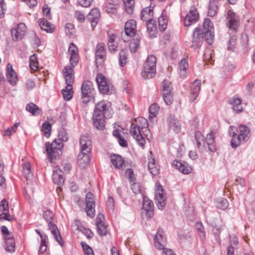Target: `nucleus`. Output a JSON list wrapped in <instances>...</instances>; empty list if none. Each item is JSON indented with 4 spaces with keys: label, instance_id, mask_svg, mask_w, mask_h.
<instances>
[{
    "label": "nucleus",
    "instance_id": "obj_63",
    "mask_svg": "<svg viewBox=\"0 0 255 255\" xmlns=\"http://www.w3.org/2000/svg\"><path fill=\"white\" fill-rule=\"evenodd\" d=\"M14 220V218L9 214V212H2L0 214V220H6L8 221H12Z\"/></svg>",
    "mask_w": 255,
    "mask_h": 255
},
{
    "label": "nucleus",
    "instance_id": "obj_20",
    "mask_svg": "<svg viewBox=\"0 0 255 255\" xmlns=\"http://www.w3.org/2000/svg\"><path fill=\"white\" fill-rule=\"evenodd\" d=\"M80 151L91 152L92 144L91 137L89 135H82L80 139Z\"/></svg>",
    "mask_w": 255,
    "mask_h": 255
},
{
    "label": "nucleus",
    "instance_id": "obj_43",
    "mask_svg": "<svg viewBox=\"0 0 255 255\" xmlns=\"http://www.w3.org/2000/svg\"><path fill=\"white\" fill-rule=\"evenodd\" d=\"M128 61V53L122 50L119 53V63L121 67H124Z\"/></svg>",
    "mask_w": 255,
    "mask_h": 255
},
{
    "label": "nucleus",
    "instance_id": "obj_11",
    "mask_svg": "<svg viewBox=\"0 0 255 255\" xmlns=\"http://www.w3.org/2000/svg\"><path fill=\"white\" fill-rule=\"evenodd\" d=\"M199 19V13L195 5L190 7L189 12L186 14L183 22L185 26H189L197 22Z\"/></svg>",
    "mask_w": 255,
    "mask_h": 255
},
{
    "label": "nucleus",
    "instance_id": "obj_16",
    "mask_svg": "<svg viewBox=\"0 0 255 255\" xmlns=\"http://www.w3.org/2000/svg\"><path fill=\"white\" fill-rule=\"evenodd\" d=\"M68 52L70 55V62L73 67H75L79 60L78 48L74 43H71L68 48Z\"/></svg>",
    "mask_w": 255,
    "mask_h": 255
},
{
    "label": "nucleus",
    "instance_id": "obj_46",
    "mask_svg": "<svg viewBox=\"0 0 255 255\" xmlns=\"http://www.w3.org/2000/svg\"><path fill=\"white\" fill-rule=\"evenodd\" d=\"M195 227L198 231V234L201 240H205L206 235L205 228L201 222H197L195 224Z\"/></svg>",
    "mask_w": 255,
    "mask_h": 255
},
{
    "label": "nucleus",
    "instance_id": "obj_47",
    "mask_svg": "<svg viewBox=\"0 0 255 255\" xmlns=\"http://www.w3.org/2000/svg\"><path fill=\"white\" fill-rule=\"evenodd\" d=\"M204 39L210 45L212 44L214 41V30H205L203 31Z\"/></svg>",
    "mask_w": 255,
    "mask_h": 255
},
{
    "label": "nucleus",
    "instance_id": "obj_44",
    "mask_svg": "<svg viewBox=\"0 0 255 255\" xmlns=\"http://www.w3.org/2000/svg\"><path fill=\"white\" fill-rule=\"evenodd\" d=\"M168 18L166 15H161L158 18L159 29L161 31H164L166 30L167 26Z\"/></svg>",
    "mask_w": 255,
    "mask_h": 255
},
{
    "label": "nucleus",
    "instance_id": "obj_42",
    "mask_svg": "<svg viewBox=\"0 0 255 255\" xmlns=\"http://www.w3.org/2000/svg\"><path fill=\"white\" fill-rule=\"evenodd\" d=\"M29 66L31 70L36 71L38 69L39 63L37 55L33 54L29 57Z\"/></svg>",
    "mask_w": 255,
    "mask_h": 255
},
{
    "label": "nucleus",
    "instance_id": "obj_12",
    "mask_svg": "<svg viewBox=\"0 0 255 255\" xmlns=\"http://www.w3.org/2000/svg\"><path fill=\"white\" fill-rule=\"evenodd\" d=\"M155 199L158 208L162 210L165 206V196L163 187L159 182L155 184Z\"/></svg>",
    "mask_w": 255,
    "mask_h": 255
},
{
    "label": "nucleus",
    "instance_id": "obj_50",
    "mask_svg": "<svg viewBox=\"0 0 255 255\" xmlns=\"http://www.w3.org/2000/svg\"><path fill=\"white\" fill-rule=\"evenodd\" d=\"M73 87L69 88L68 86L66 87L65 89L62 90L61 93L63 95V98L65 101H69L72 98V91Z\"/></svg>",
    "mask_w": 255,
    "mask_h": 255
},
{
    "label": "nucleus",
    "instance_id": "obj_23",
    "mask_svg": "<svg viewBox=\"0 0 255 255\" xmlns=\"http://www.w3.org/2000/svg\"><path fill=\"white\" fill-rule=\"evenodd\" d=\"M100 17V10L97 8H94L91 10L87 15V20L90 22L92 27L94 28L97 25Z\"/></svg>",
    "mask_w": 255,
    "mask_h": 255
},
{
    "label": "nucleus",
    "instance_id": "obj_62",
    "mask_svg": "<svg viewBox=\"0 0 255 255\" xmlns=\"http://www.w3.org/2000/svg\"><path fill=\"white\" fill-rule=\"evenodd\" d=\"M65 32L67 34L72 35L75 32L74 25L71 23H67L66 24L65 26Z\"/></svg>",
    "mask_w": 255,
    "mask_h": 255
},
{
    "label": "nucleus",
    "instance_id": "obj_54",
    "mask_svg": "<svg viewBox=\"0 0 255 255\" xmlns=\"http://www.w3.org/2000/svg\"><path fill=\"white\" fill-rule=\"evenodd\" d=\"M140 44V39L139 38H136L133 39L130 42L129 44V49L130 51L132 53H135Z\"/></svg>",
    "mask_w": 255,
    "mask_h": 255
},
{
    "label": "nucleus",
    "instance_id": "obj_60",
    "mask_svg": "<svg viewBox=\"0 0 255 255\" xmlns=\"http://www.w3.org/2000/svg\"><path fill=\"white\" fill-rule=\"evenodd\" d=\"M0 211L1 212H9L8 202L4 199L0 202Z\"/></svg>",
    "mask_w": 255,
    "mask_h": 255
},
{
    "label": "nucleus",
    "instance_id": "obj_57",
    "mask_svg": "<svg viewBox=\"0 0 255 255\" xmlns=\"http://www.w3.org/2000/svg\"><path fill=\"white\" fill-rule=\"evenodd\" d=\"M203 29L205 30H213V24L208 18H205L203 23Z\"/></svg>",
    "mask_w": 255,
    "mask_h": 255
},
{
    "label": "nucleus",
    "instance_id": "obj_1",
    "mask_svg": "<svg viewBox=\"0 0 255 255\" xmlns=\"http://www.w3.org/2000/svg\"><path fill=\"white\" fill-rule=\"evenodd\" d=\"M229 133L232 137L231 146L233 148H236L241 144L246 143L251 135L250 128L245 125H240L238 129L235 126H230Z\"/></svg>",
    "mask_w": 255,
    "mask_h": 255
},
{
    "label": "nucleus",
    "instance_id": "obj_45",
    "mask_svg": "<svg viewBox=\"0 0 255 255\" xmlns=\"http://www.w3.org/2000/svg\"><path fill=\"white\" fill-rule=\"evenodd\" d=\"M171 83L164 80L162 82V96L172 93L171 91Z\"/></svg>",
    "mask_w": 255,
    "mask_h": 255
},
{
    "label": "nucleus",
    "instance_id": "obj_51",
    "mask_svg": "<svg viewBox=\"0 0 255 255\" xmlns=\"http://www.w3.org/2000/svg\"><path fill=\"white\" fill-rule=\"evenodd\" d=\"M43 218L46 220V221L48 223L49 228L50 224L55 225L52 222L54 218V214L51 211L48 210L44 212Z\"/></svg>",
    "mask_w": 255,
    "mask_h": 255
},
{
    "label": "nucleus",
    "instance_id": "obj_32",
    "mask_svg": "<svg viewBox=\"0 0 255 255\" xmlns=\"http://www.w3.org/2000/svg\"><path fill=\"white\" fill-rule=\"evenodd\" d=\"M104 218L103 216L102 217H98L96 219V225L98 234L101 236H106L108 233L107 227L105 225V223L102 220Z\"/></svg>",
    "mask_w": 255,
    "mask_h": 255
},
{
    "label": "nucleus",
    "instance_id": "obj_53",
    "mask_svg": "<svg viewBox=\"0 0 255 255\" xmlns=\"http://www.w3.org/2000/svg\"><path fill=\"white\" fill-rule=\"evenodd\" d=\"M195 138L196 141L197 147L200 148L202 143L205 141V137L200 131H197L195 132Z\"/></svg>",
    "mask_w": 255,
    "mask_h": 255
},
{
    "label": "nucleus",
    "instance_id": "obj_15",
    "mask_svg": "<svg viewBox=\"0 0 255 255\" xmlns=\"http://www.w3.org/2000/svg\"><path fill=\"white\" fill-rule=\"evenodd\" d=\"M63 74L66 86H68L69 88L73 87L75 79L74 71L73 67L72 66H65L63 70Z\"/></svg>",
    "mask_w": 255,
    "mask_h": 255
},
{
    "label": "nucleus",
    "instance_id": "obj_13",
    "mask_svg": "<svg viewBox=\"0 0 255 255\" xmlns=\"http://www.w3.org/2000/svg\"><path fill=\"white\" fill-rule=\"evenodd\" d=\"M86 204L85 211L87 215L90 218H93L95 216V206L96 203L95 197L91 192H88L86 195Z\"/></svg>",
    "mask_w": 255,
    "mask_h": 255
},
{
    "label": "nucleus",
    "instance_id": "obj_56",
    "mask_svg": "<svg viewBox=\"0 0 255 255\" xmlns=\"http://www.w3.org/2000/svg\"><path fill=\"white\" fill-rule=\"evenodd\" d=\"M131 188L135 194H141L142 197L144 196L142 192V187L139 183L132 182L131 184Z\"/></svg>",
    "mask_w": 255,
    "mask_h": 255
},
{
    "label": "nucleus",
    "instance_id": "obj_6",
    "mask_svg": "<svg viewBox=\"0 0 255 255\" xmlns=\"http://www.w3.org/2000/svg\"><path fill=\"white\" fill-rule=\"evenodd\" d=\"M107 49L104 42H99L95 48V58L97 66H102L107 59Z\"/></svg>",
    "mask_w": 255,
    "mask_h": 255
},
{
    "label": "nucleus",
    "instance_id": "obj_14",
    "mask_svg": "<svg viewBox=\"0 0 255 255\" xmlns=\"http://www.w3.org/2000/svg\"><path fill=\"white\" fill-rule=\"evenodd\" d=\"M27 30V27L23 23L17 24L16 27L11 29L12 38L14 41H18L22 39L25 35Z\"/></svg>",
    "mask_w": 255,
    "mask_h": 255
},
{
    "label": "nucleus",
    "instance_id": "obj_27",
    "mask_svg": "<svg viewBox=\"0 0 255 255\" xmlns=\"http://www.w3.org/2000/svg\"><path fill=\"white\" fill-rule=\"evenodd\" d=\"M153 203L145 196H143V209L146 211V215L148 218H151L153 216Z\"/></svg>",
    "mask_w": 255,
    "mask_h": 255
},
{
    "label": "nucleus",
    "instance_id": "obj_34",
    "mask_svg": "<svg viewBox=\"0 0 255 255\" xmlns=\"http://www.w3.org/2000/svg\"><path fill=\"white\" fill-rule=\"evenodd\" d=\"M111 162L116 168L123 169L125 167V161L121 155L114 154L112 156Z\"/></svg>",
    "mask_w": 255,
    "mask_h": 255
},
{
    "label": "nucleus",
    "instance_id": "obj_48",
    "mask_svg": "<svg viewBox=\"0 0 255 255\" xmlns=\"http://www.w3.org/2000/svg\"><path fill=\"white\" fill-rule=\"evenodd\" d=\"M52 178L54 183L58 185H61L64 183L65 178L63 176L59 174L57 171H54Z\"/></svg>",
    "mask_w": 255,
    "mask_h": 255
},
{
    "label": "nucleus",
    "instance_id": "obj_58",
    "mask_svg": "<svg viewBox=\"0 0 255 255\" xmlns=\"http://www.w3.org/2000/svg\"><path fill=\"white\" fill-rule=\"evenodd\" d=\"M217 206L218 208L220 209L225 210L228 208L229 206V203L226 199L222 198L219 200Z\"/></svg>",
    "mask_w": 255,
    "mask_h": 255
},
{
    "label": "nucleus",
    "instance_id": "obj_10",
    "mask_svg": "<svg viewBox=\"0 0 255 255\" xmlns=\"http://www.w3.org/2000/svg\"><path fill=\"white\" fill-rule=\"evenodd\" d=\"M227 19L228 20L227 26L230 30L236 32L240 26L239 17L232 10L229 9L227 12Z\"/></svg>",
    "mask_w": 255,
    "mask_h": 255
},
{
    "label": "nucleus",
    "instance_id": "obj_31",
    "mask_svg": "<svg viewBox=\"0 0 255 255\" xmlns=\"http://www.w3.org/2000/svg\"><path fill=\"white\" fill-rule=\"evenodd\" d=\"M107 117L102 116H97L93 115V124L94 127L97 129L103 130L105 128L106 121Z\"/></svg>",
    "mask_w": 255,
    "mask_h": 255
},
{
    "label": "nucleus",
    "instance_id": "obj_52",
    "mask_svg": "<svg viewBox=\"0 0 255 255\" xmlns=\"http://www.w3.org/2000/svg\"><path fill=\"white\" fill-rule=\"evenodd\" d=\"M41 128L44 135L46 137H49L50 135L52 128L51 124L48 122H45L42 124Z\"/></svg>",
    "mask_w": 255,
    "mask_h": 255
},
{
    "label": "nucleus",
    "instance_id": "obj_64",
    "mask_svg": "<svg viewBox=\"0 0 255 255\" xmlns=\"http://www.w3.org/2000/svg\"><path fill=\"white\" fill-rule=\"evenodd\" d=\"M193 32L194 35H196V36L199 38V40L203 42L204 39L203 31L201 28L199 27H196L194 29Z\"/></svg>",
    "mask_w": 255,
    "mask_h": 255
},
{
    "label": "nucleus",
    "instance_id": "obj_55",
    "mask_svg": "<svg viewBox=\"0 0 255 255\" xmlns=\"http://www.w3.org/2000/svg\"><path fill=\"white\" fill-rule=\"evenodd\" d=\"M159 109V107L156 103L151 104L149 108V118L155 117L158 114Z\"/></svg>",
    "mask_w": 255,
    "mask_h": 255
},
{
    "label": "nucleus",
    "instance_id": "obj_7",
    "mask_svg": "<svg viewBox=\"0 0 255 255\" xmlns=\"http://www.w3.org/2000/svg\"><path fill=\"white\" fill-rule=\"evenodd\" d=\"M96 82L99 91L103 94H110L112 93L113 86L108 82L106 78L101 73H98L96 76Z\"/></svg>",
    "mask_w": 255,
    "mask_h": 255
},
{
    "label": "nucleus",
    "instance_id": "obj_28",
    "mask_svg": "<svg viewBox=\"0 0 255 255\" xmlns=\"http://www.w3.org/2000/svg\"><path fill=\"white\" fill-rule=\"evenodd\" d=\"M217 133L216 130L212 129L206 135V142L208 145L209 149L211 152H215L216 151L215 138Z\"/></svg>",
    "mask_w": 255,
    "mask_h": 255
},
{
    "label": "nucleus",
    "instance_id": "obj_17",
    "mask_svg": "<svg viewBox=\"0 0 255 255\" xmlns=\"http://www.w3.org/2000/svg\"><path fill=\"white\" fill-rule=\"evenodd\" d=\"M172 165L184 174H188L192 171V167L184 161L175 160Z\"/></svg>",
    "mask_w": 255,
    "mask_h": 255
},
{
    "label": "nucleus",
    "instance_id": "obj_3",
    "mask_svg": "<svg viewBox=\"0 0 255 255\" xmlns=\"http://www.w3.org/2000/svg\"><path fill=\"white\" fill-rule=\"evenodd\" d=\"M81 99L82 103L87 105L95 98L96 90L94 88L93 83L90 81H85L81 87Z\"/></svg>",
    "mask_w": 255,
    "mask_h": 255
},
{
    "label": "nucleus",
    "instance_id": "obj_22",
    "mask_svg": "<svg viewBox=\"0 0 255 255\" xmlns=\"http://www.w3.org/2000/svg\"><path fill=\"white\" fill-rule=\"evenodd\" d=\"M167 122L169 128L177 133H180L181 126L177 119L171 114L169 115L167 119Z\"/></svg>",
    "mask_w": 255,
    "mask_h": 255
},
{
    "label": "nucleus",
    "instance_id": "obj_21",
    "mask_svg": "<svg viewBox=\"0 0 255 255\" xmlns=\"http://www.w3.org/2000/svg\"><path fill=\"white\" fill-rule=\"evenodd\" d=\"M125 34L129 36H133L136 32V22L133 19L128 20L125 24Z\"/></svg>",
    "mask_w": 255,
    "mask_h": 255
},
{
    "label": "nucleus",
    "instance_id": "obj_4",
    "mask_svg": "<svg viewBox=\"0 0 255 255\" xmlns=\"http://www.w3.org/2000/svg\"><path fill=\"white\" fill-rule=\"evenodd\" d=\"M156 57L150 55L148 56L143 65L142 75L145 79L153 78L156 74Z\"/></svg>",
    "mask_w": 255,
    "mask_h": 255
},
{
    "label": "nucleus",
    "instance_id": "obj_25",
    "mask_svg": "<svg viewBox=\"0 0 255 255\" xmlns=\"http://www.w3.org/2000/svg\"><path fill=\"white\" fill-rule=\"evenodd\" d=\"M116 35L115 33L108 34V49L109 52L112 54H115L117 51L119 44L116 42Z\"/></svg>",
    "mask_w": 255,
    "mask_h": 255
},
{
    "label": "nucleus",
    "instance_id": "obj_59",
    "mask_svg": "<svg viewBox=\"0 0 255 255\" xmlns=\"http://www.w3.org/2000/svg\"><path fill=\"white\" fill-rule=\"evenodd\" d=\"M237 38L235 35H232L230 37L228 43V49L229 50L233 51L234 46L236 43Z\"/></svg>",
    "mask_w": 255,
    "mask_h": 255
},
{
    "label": "nucleus",
    "instance_id": "obj_18",
    "mask_svg": "<svg viewBox=\"0 0 255 255\" xmlns=\"http://www.w3.org/2000/svg\"><path fill=\"white\" fill-rule=\"evenodd\" d=\"M91 159V152L80 151L77 157V163L81 168H85L90 164Z\"/></svg>",
    "mask_w": 255,
    "mask_h": 255
},
{
    "label": "nucleus",
    "instance_id": "obj_41",
    "mask_svg": "<svg viewBox=\"0 0 255 255\" xmlns=\"http://www.w3.org/2000/svg\"><path fill=\"white\" fill-rule=\"evenodd\" d=\"M125 4V8L126 12L131 14L134 8V0H123Z\"/></svg>",
    "mask_w": 255,
    "mask_h": 255
},
{
    "label": "nucleus",
    "instance_id": "obj_36",
    "mask_svg": "<svg viewBox=\"0 0 255 255\" xmlns=\"http://www.w3.org/2000/svg\"><path fill=\"white\" fill-rule=\"evenodd\" d=\"M4 240L6 242L5 250L9 253H13L15 251V243L13 236H5Z\"/></svg>",
    "mask_w": 255,
    "mask_h": 255
},
{
    "label": "nucleus",
    "instance_id": "obj_37",
    "mask_svg": "<svg viewBox=\"0 0 255 255\" xmlns=\"http://www.w3.org/2000/svg\"><path fill=\"white\" fill-rule=\"evenodd\" d=\"M38 23L40 28L47 32L52 33L54 31L53 25L45 18L39 19Z\"/></svg>",
    "mask_w": 255,
    "mask_h": 255
},
{
    "label": "nucleus",
    "instance_id": "obj_33",
    "mask_svg": "<svg viewBox=\"0 0 255 255\" xmlns=\"http://www.w3.org/2000/svg\"><path fill=\"white\" fill-rule=\"evenodd\" d=\"M146 28L150 38H154L157 36V29L156 22L155 20L146 22Z\"/></svg>",
    "mask_w": 255,
    "mask_h": 255
},
{
    "label": "nucleus",
    "instance_id": "obj_2",
    "mask_svg": "<svg viewBox=\"0 0 255 255\" xmlns=\"http://www.w3.org/2000/svg\"><path fill=\"white\" fill-rule=\"evenodd\" d=\"M147 121L143 118H138L135 120V122L131 123L129 132L135 139L138 144L143 147L145 143V139L141 133V129L145 127H148Z\"/></svg>",
    "mask_w": 255,
    "mask_h": 255
},
{
    "label": "nucleus",
    "instance_id": "obj_19",
    "mask_svg": "<svg viewBox=\"0 0 255 255\" xmlns=\"http://www.w3.org/2000/svg\"><path fill=\"white\" fill-rule=\"evenodd\" d=\"M201 81L198 79L195 80L190 85L191 94L190 95V101L193 102L198 96L201 90Z\"/></svg>",
    "mask_w": 255,
    "mask_h": 255
},
{
    "label": "nucleus",
    "instance_id": "obj_5",
    "mask_svg": "<svg viewBox=\"0 0 255 255\" xmlns=\"http://www.w3.org/2000/svg\"><path fill=\"white\" fill-rule=\"evenodd\" d=\"M45 148L49 158L56 159L59 155V152H61V149L63 146V143L60 140L55 139L51 143L46 142Z\"/></svg>",
    "mask_w": 255,
    "mask_h": 255
},
{
    "label": "nucleus",
    "instance_id": "obj_29",
    "mask_svg": "<svg viewBox=\"0 0 255 255\" xmlns=\"http://www.w3.org/2000/svg\"><path fill=\"white\" fill-rule=\"evenodd\" d=\"M148 170L152 175H157L159 173L160 166L155 160L151 157L148 158Z\"/></svg>",
    "mask_w": 255,
    "mask_h": 255
},
{
    "label": "nucleus",
    "instance_id": "obj_24",
    "mask_svg": "<svg viewBox=\"0 0 255 255\" xmlns=\"http://www.w3.org/2000/svg\"><path fill=\"white\" fill-rule=\"evenodd\" d=\"M242 99L236 96L233 97L229 99L228 103L232 105V109L236 114H240L243 111V108L242 106Z\"/></svg>",
    "mask_w": 255,
    "mask_h": 255
},
{
    "label": "nucleus",
    "instance_id": "obj_40",
    "mask_svg": "<svg viewBox=\"0 0 255 255\" xmlns=\"http://www.w3.org/2000/svg\"><path fill=\"white\" fill-rule=\"evenodd\" d=\"M22 174L26 179H28L32 177L33 174L31 170V165L29 162H25L22 164Z\"/></svg>",
    "mask_w": 255,
    "mask_h": 255
},
{
    "label": "nucleus",
    "instance_id": "obj_8",
    "mask_svg": "<svg viewBox=\"0 0 255 255\" xmlns=\"http://www.w3.org/2000/svg\"><path fill=\"white\" fill-rule=\"evenodd\" d=\"M154 240L155 248L158 250H163V255H176L171 250L165 248L166 244V238L160 233L159 229L158 230Z\"/></svg>",
    "mask_w": 255,
    "mask_h": 255
},
{
    "label": "nucleus",
    "instance_id": "obj_9",
    "mask_svg": "<svg viewBox=\"0 0 255 255\" xmlns=\"http://www.w3.org/2000/svg\"><path fill=\"white\" fill-rule=\"evenodd\" d=\"M111 104L107 101H101L98 102L95 106L93 115L97 116H104L106 117H110V108Z\"/></svg>",
    "mask_w": 255,
    "mask_h": 255
},
{
    "label": "nucleus",
    "instance_id": "obj_26",
    "mask_svg": "<svg viewBox=\"0 0 255 255\" xmlns=\"http://www.w3.org/2000/svg\"><path fill=\"white\" fill-rule=\"evenodd\" d=\"M6 77L7 81L12 85H15L18 81L17 74L10 63L7 65Z\"/></svg>",
    "mask_w": 255,
    "mask_h": 255
},
{
    "label": "nucleus",
    "instance_id": "obj_49",
    "mask_svg": "<svg viewBox=\"0 0 255 255\" xmlns=\"http://www.w3.org/2000/svg\"><path fill=\"white\" fill-rule=\"evenodd\" d=\"M218 6L215 1L210 2L209 5L208 15L213 17L217 14Z\"/></svg>",
    "mask_w": 255,
    "mask_h": 255
},
{
    "label": "nucleus",
    "instance_id": "obj_38",
    "mask_svg": "<svg viewBox=\"0 0 255 255\" xmlns=\"http://www.w3.org/2000/svg\"><path fill=\"white\" fill-rule=\"evenodd\" d=\"M189 64L188 61L185 59H182L179 63V73L181 78H184L187 76Z\"/></svg>",
    "mask_w": 255,
    "mask_h": 255
},
{
    "label": "nucleus",
    "instance_id": "obj_35",
    "mask_svg": "<svg viewBox=\"0 0 255 255\" xmlns=\"http://www.w3.org/2000/svg\"><path fill=\"white\" fill-rule=\"evenodd\" d=\"M49 230H50L56 241L61 246H63L64 243L56 225L50 224Z\"/></svg>",
    "mask_w": 255,
    "mask_h": 255
},
{
    "label": "nucleus",
    "instance_id": "obj_61",
    "mask_svg": "<svg viewBox=\"0 0 255 255\" xmlns=\"http://www.w3.org/2000/svg\"><path fill=\"white\" fill-rule=\"evenodd\" d=\"M6 10V4L4 0H0V18L4 17Z\"/></svg>",
    "mask_w": 255,
    "mask_h": 255
},
{
    "label": "nucleus",
    "instance_id": "obj_39",
    "mask_svg": "<svg viewBox=\"0 0 255 255\" xmlns=\"http://www.w3.org/2000/svg\"><path fill=\"white\" fill-rule=\"evenodd\" d=\"M26 110L34 116H39L42 113L41 109L33 103H30L27 104Z\"/></svg>",
    "mask_w": 255,
    "mask_h": 255
},
{
    "label": "nucleus",
    "instance_id": "obj_30",
    "mask_svg": "<svg viewBox=\"0 0 255 255\" xmlns=\"http://www.w3.org/2000/svg\"><path fill=\"white\" fill-rule=\"evenodd\" d=\"M153 7H151V5L143 8L140 13L141 19L146 22L153 20Z\"/></svg>",
    "mask_w": 255,
    "mask_h": 255
}]
</instances>
